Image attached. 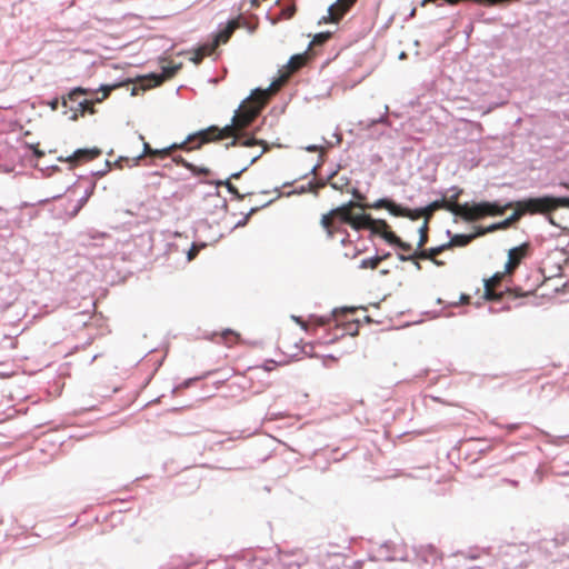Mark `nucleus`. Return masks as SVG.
<instances>
[{"instance_id": "f257e3e1", "label": "nucleus", "mask_w": 569, "mask_h": 569, "mask_svg": "<svg viewBox=\"0 0 569 569\" xmlns=\"http://www.w3.org/2000/svg\"><path fill=\"white\" fill-rule=\"evenodd\" d=\"M268 99L269 92L267 90H254L252 94L244 101H242V103L239 106L238 110L236 111L232 118L231 124H227L223 128L210 126L206 129V132H203L204 134L213 133L217 141L232 137L233 140L229 144H227V147L237 144L243 147H262V150L259 153L250 157L248 164L240 172L232 173L230 178L238 179L242 171L247 170L249 166L256 162L268 150V146L263 140L248 138L243 141H240L239 137V132L248 128L260 114Z\"/></svg>"}, {"instance_id": "f03ea898", "label": "nucleus", "mask_w": 569, "mask_h": 569, "mask_svg": "<svg viewBox=\"0 0 569 569\" xmlns=\"http://www.w3.org/2000/svg\"><path fill=\"white\" fill-rule=\"evenodd\" d=\"M449 191L451 194L441 199L445 203V210L461 217L466 221H476L486 216H500L512 207V203L501 206L497 202H479L471 206L469 203L460 204L458 200L463 190L459 187H452Z\"/></svg>"}, {"instance_id": "7ed1b4c3", "label": "nucleus", "mask_w": 569, "mask_h": 569, "mask_svg": "<svg viewBox=\"0 0 569 569\" xmlns=\"http://www.w3.org/2000/svg\"><path fill=\"white\" fill-rule=\"evenodd\" d=\"M569 197H538L519 201L525 214H543L548 221L562 229L569 230V216L559 213L560 209L569 210Z\"/></svg>"}, {"instance_id": "20e7f679", "label": "nucleus", "mask_w": 569, "mask_h": 569, "mask_svg": "<svg viewBox=\"0 0 569 569\" xmlns=\"http://www.w3.org/2000/svg\"><path fill=\"white\" fill-rule=\"evenodd\" d=\"M356 208L365 209V206L350 200L321 216L320 224L328 239H333L337 233L346 232L342 228L343 224H349L355 230H361L362 219L357 218Z\"/></svg>"}, {"instance_id": "39448f33", "label": "nucleus", "mask_w": 569, "mask_h": 569, "mask_svg": "<svg viewBox=\"0 0 569 569\" xmlns=\"http://www.w3.org/2000/svg\"><path fill=\"white\" fill-rule=\"evenodd\" d=\"M356 312L355 308H343L333 310L331 317H311L308 322L297 319V322L301 325L305 330H310L312 327H323L333 323L336 328L341 330V336H357L360 323L356 319H351Z\"/></svg>"}, {"instance_id": "423d86ee", "label": "nucleus", "mask_w": 569, "mask_h": 569, "mask_svg": "<svg viewBox=\"0 0 569 569\" xmlns=\"http://www.w3.org/2000/svg\"><path fill=\"white\" fill-rule=\"evenodd\" d=\"M88 93V89L78 87L72 89L67 97H62L61 104L63 108H66L63 113L68 114L71 121H77L86 113L93 114L96 112L94 102L92 100L78 101L80 96Z\"/></svg>"}, {"instance_id": "0eeeda50", "label": "nucleus", "mask_w": 569, "mask_h": 569, "mask_svg": "<svg viewBox=\"0 0 569 569\" xmlns=\"http://www.w3.org/2000/svg\"><path fill=\"white\" fill-rule=\"evenodd\" d=\"M508 274L505 271L502 272H496L492 277L485 280V299L488 301H500L505 297H510L512 299L519 298V297H527L530 295V292H522L519 289H507L506 291L497 292L496 288L500 286L501 281L503 280L505 276Z\"/></svg>"}, {"instance_id": "6e6552de", "label": "nucleus", "mask_w": 569, "mask_h": 569, "mask_svg": "<svg viewBox=\"0 0 569 569\" xmlns=\"http://www.w3.org/2000/svg\"><path fill=\"white\" fill-rule=\"evenodd\" d=\"M206 129L196 133L189 134L181 143H172L170 147H176V150H194L199 149L202 144L217 141L213 133L204 134Z\"/></svg>"}, {"instance_id": "1a4fd4ad", "label": "nucleus", "mask_w": 569, "mask_h": 569, "mask_svg": "<svg viewBox=\"0 0 569 569\" xmlns=\"http://www.w3.org/2000/svg\"><path fill=\"white\" fill-rule=\"evenodd\" d=\"M363 206L365 208L387 209L391 214L396 217H406L411 220H416L415 210L402 208L389 199H379L373 204Z\"/></svg>"}, {"instance_id": "9d476101", "label": "nucleus", "mask_w": 569, "mask_h": 569, "mask_svg": "<svg viewBox=\"0 0 569 569\" xmlns=\"http://www.w3.org/2000/svg\"><path fill=\"white\" fill-rule=\"evenodd\" d=\"M356 2L357 0H337L335 4L329 7V14L323 17L322 21L326 23H338Z\"/></svg>"}, {"instance_id": "9b49d317", "label": "nucleus", "mask_w": 569, "mask_h": 569, "mask_svg": "<svg viewBox=\"0 0 569 569\" xmlns=\"http://www.w3.org/2000/svg\"><path fill=\"white\" fill-rule=\"evenodd\" d=\"M529 249L530 246L526 242L509 250L508 261L505 266L508 274L513 273V271L519 267L521 261L528 256Z\"/></svg>"}, {"instance_id": "f8f14e48", "label": "nucleus", "mask_w": 569, "mask_h": 569, "mask_svg": "<svg viewBox=\"0 0 569 569\" xmlns=\"http://www.w3.org/2000/svg\"><path fill=\"white\" fill-rule=\"evenodd\" d=\"M101 154V150L98 148H89V149H78L71 156L67 158L60 157V161L70 162L73 166H78L80 163L89 162L94 160Z\"/></svg>"}, {"instance_id": "ddd939ff", "label": "nucleus", "mask_w": 569, "mask_h": 569, "mask_svg": "<svg viewBox=\"0 0 569 569\" xmlns=\"http://www.w3.org/2000/svg\"><path fill=\"white\" fill-rule=\"evenodd\" d=\"M357 218L362 219L361 223L363 226L361 227V230L369 229L375 234L382 236L383 232L389 228V224L386 220H376L366 213H357Z\"/></svg>"}, {"instance_id": "4468645a", "label": "nucleus", "mask_w": 569, "mask_h": 569, "mask_svg": "<svg viewBox=\"0 0 569 569\" xmlns=\"http://www.w3.org/2000/svg\"><path fill=\"white\" fill-rule=\"evenodd\" d=\"M240 339V335L233 330L226 329L221 332H214L211 337V340L217 343H222L227 347H232L238 343Z\"/></svg>"}, {"instance_id": "2eb2a0df", "label": "nucleus", "mask_w": 569, "mask_h": 569, "mask_svg": "<svg viewBox=\"0 0 569 569\" xmlns=\"http://www.w3.org/2000/svg\"><path fill=\"white\" fill-rule=\"evenodd\" d=\"M238 27H239L238 20L229 21L227 27L223 30H221L220 32H218L213 42L211 43V47L216 50V48L219 44L227 43Z\"/></svg>"}, {"instance_id": "dca6fc26", "label": "nucleus", "mask_w": 569, "mask_h": 569, "mask_svg": "<svg viewBox=\"0 0 569 569\" xmlns=\"http://www.w3.org/2000/svg\"><path fill=\"white\" fill-rule=\"evenodd\" d=\"M440 209H445V203L441 199L431 202L430 204H428L425 208L416 209L415 210L416 220L423 217L425 220L430 221L433 212L437 210H440Z\"/></svg>"}, {"instance_id": "f3484780", "label": "nucleus", "mask_w": 569, "mask_h": 569, "mask_svg": "<svg viewBox=\"0 0 569 569\" xmlns=\"http://www.w3.org/2000/svg\"><path fill=\"white\" fill-rule=\"evenodd\" d=\"M306 61H307V58L305 54L292 56L286 66L287 72H286V74L282 76V79L287 80L290 77V74H292L293 72H296L300 68H302L305 66Z\"/></svg>"}, {"instance_id": "a211bd4d", "label": "nucleus", "mask_w": 569, "mask_h": 569, "mask_svg": "<svg viewBox=\"0 0 569 569\" xmlns=\"http://www.w3.org/2000/svg\"><path fill=\"white\" fill-rule=\"evenodd\" d=\"M389 244L399 247L403 251H411V244L403 242L395 232L390 230V227L381 236Z\"/></svg>"}, {"instance_id": "6ab92c4d", "label": "nucleus", "mask_w": 569, "mask_h": 569, "mask_svg": "<svg viewBox=\"0 0 569 569\" xmlns=\"http://www.w3.org/2000/svg\"><path fill=\"white\" fill-rule=\"evenodd\" d=\"M182 64L178 63H169L167 66H162V73L157 76V84H160L162 81L173 78L177 72L181 69Z\"/></svg>"}, {"instance_id": "aec40b11", "label": "nucleus", "mask_w": 569, "mask_h": 569, "mask_svg": "<svg viewBox=\"0 0 569 569\" xmlns=\"http://www.w3.org/2000/svg\"><path fill=\"white\" fill-rule=\"evenodd\" d=\"M476 237L477 234H455L451 237L450 241L447 242V247L448 249L452 247H465L469 244Z\"/></svg>"}, {"instance_id": "412c9836", "label": "nucleus", "mask_w": 569, "mask_h": 569, "mask_svg": "<svg viewBox=\"0 0 569 569\" xmlns=\"http://www.w3.org/2000/svg\"><path fill=\"white\" fill-rule=\"evenodd\" d=\"M213 51H214V49L211 47V44H206V46L199 47L198 49H196L193 51L190 60L194 64H199L203 60L204 57L210 56Z\"/></svg>"}, {"instance_id": "4be33fe9", "label": "nucleus", "mask_w": 569, "mask_h": 569, "mask_svg": "<svg viewBox=\"0 0 569 569\" xmlns=\"http://www.w3.org/2000/svg\"><path fill=\"white\" fill-rule=\"evenodd\" d=\"M523 214H525V212H523L519 201L516 202V210H515V212L509 218L503 220L502 222H499L500 226H501V229L508 228L510 224H512L513 222L518 221Z\"/></svg>"}, {"instance_id": "5701e85b", "label": "nucleus", "mask_w": 569, "mask_h": 569, "mask_svg": "<svg viewBox=\"0 0 569 569\" xmlns=\"http://www.w3.org/2000/svg\"><path fill=\"white\" fill-rule=\"evenodd\" d=\"M389 257V253L386 256H376L372 258L363 259L360 263L361 269H376L380 262Z\"/></svg>"}, {"instance_id": "b1692460", "label": "nucleus", "mask_w": 569, "mask_h": 569, "mask_svg": "<svg viewBox=\"0 0 569 569\" xmlns=\"http://www.w3.org/2000/svg\"><path fill=\"white\" fill-rule=\"evenodd\" d=\"M399 259L400 260H419V259L430 260V256H429V252L427 249L421 248V249L416 250L413 253H411L409 256L399 254Z\"/></svg>"}, {"instance_id": "393cba45", "label": "nucleus", "mask_w": 569, "mask_h": 569, "mask_svg": "<svg viewBox=\"0 0 569 569\" xmlns=\"http://www.w3.org/2000/svg\"><path fill=\"white\" fill-rule=\"evenodd\" d=\"M448 247H447V243H443L441 246H438V247H433V248H429L427 249L428 252H429V256H430V260L437 264V266H442L443 262L442 261H439L437 260V256L442 253L445 250H447Z\"/></svg>"}, {"instance_id": "a878e982", "label": "nucleus", "mask_w": 569, "mask_h": 569, "mask_svg": "<svg viewBox=\"0 0 569 569\" xmlns=\"http://www.w3.org/2000/svg\"><path fill=\"white\" fill-rule=\"evenodd\" d=\"M429 221L425 220L422 226L419 228V241L418 249H421L428 242Z\"/></svg>"}, {"instance_id": "bb28decb", "label": "nucleus", "mask_w": 569, "mask_h": 569, "mask_svg": "<svg viewBox=\"0 0 569 569\" xmlns=\"http://www.w3.org/2000/svg\"><path fill=\"white\" fill-rule=\"evenodd\" d=\"M423 555H425L426 561H428V559L430 558L433 565L442 563V556L432 547L425 549Z\"/></svg>"}, {"instance_id": "cd10ccee", "label": "nucleus", "mask_w": 569, "mask_h": 569, "mask_svg": "<svg viewBox=\"0 0 569 569\" xmlns=\"http://www.w3.org/2000/svg\"><path fill=\"white\" fill-rule=\"evenodd\" d=\"M173 151H176V147H170V146L167 148H163V149H154V152H156L154 157L163 159V158L171 156Z\"/></svg>"}, {"instance_id": "c85d7f7f", "label": "nucleus", "mask_w": 569, "mask_h": 569, "mask_svg": "<svg viewBox=\"0 0 569 569\" xmlns=\"http://www.w3.org/2000/svg\"><path fill=\"white\" fill-rule=\"evenodd\" d=\"M331 37L330 32H321L313 37L312 43L313 44H322L326 41H328Z\"/></svg>"}, {"instance_id": "c756f323", "label": "nucleus", "mask_w": 569, "mask_h": 569, "mask_svg": "<svg viewBox=\"0 0 569 569\" xmlns=\"http://www.w3.org/2000/svg\"><path fill=\"white\" fill-rule=\"evenodd\" d=\"M217 184L218 186H226L230 193L237 196L240 199L242 198V196H240L238 189L229 180L218 181Z\"/></svg>"}, {"instance_id": "7c9ffc66", "label": "nucleus", "mask_w": 569, "mask_h": 569, "mask_svg": "<svg viewBox=\"0 0 569 569\" xmlns=\"http://www.w3.org/2000/svg\"><path fill=\"white\" fill-rule=\"evenodd\" d=\"M173 161L177 163V164H180L189 170H194V164L188 162L184 158H182L181 156H178V157H174L173 158Z\"/></svg>"}, {"instance_id": "2f4dec72", "label": "nucleus", "mask_w": 569, "mask_h": 569, "mask_svg": "<svg viewBox=\"0 0 569 569\" xmlns=\"http://www.w3.org/2000/svg\"><path fill=\"white\" fill-rule=\"evenodd\" d=\"M118 87H120V84H114V86H102V87H101V91L103 92L102 98L97 99V101H98V102H100V101L104 100L106 98H108V97H109V94H110V92H111L113 89L118 88Z\"/></svg>"}, {"instance_id": "473e14b6", "label": "nucleus", "mask_w": 569, "mask_h": 569, "mask_svg": "<svg viewBox=\"0 0 569 569\" xmlns=\"http://www.w3.org/2000/svg\"><path fill=\"white\" fill-rule=\"evenodd\" d=\"M144 156H149V157H153V156H156L154 149H152V148L150 147V144H149V143H147V142H144V144H143V152H142V154H141V156H139V157H138V159H141V158H142V157H144Z\"/></svg>"}, {"instance_id": "72a5a7b5", "label": "nucleus", "mask_w": 569, "mask_h": 569, "mask_svg": "<svg viewBox=\"0 0 569 569\" xmlns=\"http://www.w3.org/2000/svg\"><path fill=\"white\" fill-rule=\"evenodd\" d=\"M194 174H203V176H208L210 173V170L208 168H204V167H197L194 166V170H191Z\"/></svg>"}, {"instance_id": "f704fd0d", "label": "nucleus", "mask_w": 569, "mask_h": 569, "mask_svg": "<svg viewBox=\"0 0 569 569\" xmlns=\"http://www.w3.org/2000/svg\"><path fill=\"white\" fill-rule=\"evenodd\" d=\"M199 253V248L197 246H192L188 251V260H193Z\"/></svg>"}, {"instance_id": "c9c22d12", "label": "nucleus", "mask_w": 569, "mask_h": 569, "mask_svg": "<svg viewBox=\"0 0 569 569\" xmlns=\"http://www.w3.org/2000/svg\"><path fill=\"white\" fill-rule=\"evenodd\" d=\"M498 229H501L500 223H495V224L488 227L486 230H482V231L478 232L477 236L478 234H485L486 232H491V231H495V230H498Z\"/></svg>"}, {"instance_id": "e433bc0d", "label": "nucleus", "mask_w": 569, "mask_h": 569, "mask_svg": "<svg viewBox=\"0 0 569 569\" xmlns=\"http://www.w3.org/2000/svg\"><path fill=\"white\" fill-rule=\"evenodd\" d=\"M31 149L33 150V154L37 157V158H42L44 156V152L42 150L39 149V143L36 144V146H31Z\"/></svg>"}, {"instance_id": "4c0bfd02", "label": "nucleus", "mask_w": 569, "mask_h": 569, "mask_svg": "<svg viewBox=\"0 0 569 569\" xmlns=\"http://www.w3.org/2000/svg\"><path fill=\"white\" fill-rule=\"evenodd\" d=\"M51 110L56 111L59 108V99L54 98L48 102Z\"/></svg>"}, {"instance_id": "58836bf2", "label": "nucleus", "mask_w": 569, "mask_h": 569, "mask_svg": "<svg viewBox=\"0 0 569 569\" xmlns=\"http://www.w3.org/2000/svg\"><path fill=\"white\" fill-rule=\"evenodd\" d=\"M296 12V8L295 7H290V8H287L286 10H283V14L286 18H291Z\"/></svg>"}, {"instance_id": "ea45409f", "label": "nucleus", "mask_w": 569, "mask_h": 569, "mask_svg": "<svg viewBox=\"0 0 569 569\" xmlns=\"http://www.w3.org/2000/svg\"><path fill=\"white\" fill-rule=\"evenodd\" d=\"M469 301H470V296H468V295H461L460 296V302L461 303H469Z\"/></svg>"}, {"instance_id": "a19ab883", "label": "nucleus", "mask_w": 569, "mask_h": 569, "mask_svg": "<svg viewBox=\"0 0 569 569\" xmlns=\"http://www.w3.org/2000/svg\"><path fill=\"white\" fill-rule=\"evenodd\" d=\"M412 261H413V263H415L416 268H417L418 270H420V269H421V264L419 263V261H418V260H412Z\"/></svg>"}, {"instance_id": "79ce46f5", "label": "nucleus", "mask_w": 569, "mask_h": 569, "mask_svg": "<svg viewBox=\"0 0 569 569\" xmlns=\"http://www.w3.org/2000/svg\"><path fill=\"white\" fill-rule=\"evenodd\" d=\"M356 196H357L358 199H363V197L361 194H359V193H356Z\"/></svg>"}, {"instance_id": "37998d69", "label": "nucleus", "mask_w": 569, "mask_h": 569, "mask_svg": "<svg viewBox=\"0 0 569 569\" xmlns=\"http://www.w3.org/2000/svg\"><path fill=\"white\" fill-rule=\"evenodd\" d=\"M565 187L569 189V184H565Z\"/></svg>"}]
</instances>
